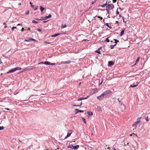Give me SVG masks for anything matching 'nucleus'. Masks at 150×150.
<instances>
[{
  "label": "nucleus",
  "mask_w": 150,
  "mask_h": 150,
  "mask_svg": "<svg viewBox=\"0 0 150 150\" xmlns=\"http://www.w3.org/2000/svg\"><path fill=\"white\" fill-rule=\"evenodd\" d=\"M31 6L32 7H33L34 6V5H32Z\"/></svg>",
  "instance_id": "63"
},
{
  "label": "nucleus",
  "mask_w": 150,
  "mask_h": 150,
  "mask_svg": "<svg viewBox=\"0 0 150 150\" xmlns=\"http://www.w3.org/2000/svg\"><path fill=\"white\" fill-rule=\"evenodd\" d=\"M45 64L46 65H50V62L48 61H45L44 62H41L39 63L38 64Z\"/></svg>",
  "instance_id": "7"
},
{
  "label": "nucleus",
  "mask_w": 150,
  "mask_h": 150,
  "mask_svg": "<svg viewBox=\"0 0 150 150\" xmlns=\"http://www.w3.org/2000/svg\"><path fill=\"white\" fill-rule=\"evenodd\" d=\"M89 96H87V97H82L81 98L82 99V100H84V99H87L88 98H89Z\"/></svg>",
  "instance_id": "21"
},
{
  "label": "nucleus",
  "mask_w": 150,
  "mask_h": 150,
  "mask_svg": "<svg viewBox=\"0 0 150 150\" xmlns=\"http://www.w3.org/2000/svg\"><path fill=\"white\" fill-rule=\"evenodd\" d=\"M112 149L113 150H116L115 149L114 147Z\"/></svg>",
  "instance_id": "60"
},
{
  "label": "nucleus",
  "mask_w": 150,
  "mask_h": 150,
  "mask_svg": "<svg viewBox=\"0 0 150 150\" xmlns=\"http://www.w3.org/2000/svg\"><path fill=\"white\" fill-rule=\"evenodd\" d=\"M71 61L70 60H69L67 61L63 62L64 64H70L71 63Z\"/></svg>",
  "instance_id": "12"
},
{
  "label": "nucleus",
  "mask_w": 150,
  "mask_h": 150,
  "mask_svg": "<svg viewBox=\"0 0 150 150\" xmlns=\"http://www.w3.org/2000/svg\"><path fill=\"white\" fill-rule=\"evenodd\" d=\"M32 22L33 23H38V22L36 21L35 20H33L32 21Z\"/></svg>",
  "instance_id": "23"
},
{
  "label": "nucleus",
  "mask_w": 150,
  "mask_h": 150,
  "mask_svg": "<svg viewBox=\"0 0 150 150\" xmlns=\"http://www.w3.org/2000/svg\"><path fill=\"white\" fill-rule=\"evenodd\" d=\"M114 40L115 41V43L117 44V42H119V40H117L116 39H114Z\"/></svg>",
  "instance_id": "24"
},
{
  "label": "nucleus",
  "mask_w": 150,
  "mask_h": 150,
  "mask_svg": "<svg viewBox=\"0 0 150 150\" xmlns=\"http://www.w3.org/2000/svg\"><path fill=\"white\" fill-rule=\"evenodd\" d=\"M95 2V1H93L92 2V4H94Z\"/></svg>",
  "instance_id": "58"
},
{
  "label": "nucleus",
  "mask_w": 150,
  "mask_h": 150,
  "mask_svg": "<svg viewBox=\"0 0 150 150\" xmlns=\"http://www.w3.org/2000/svg\"><path fill=\"white\" fill-rule=\"evenodd\" d=\"M31 41H35H35H36V40H35V39H33V38H31Z\"/></svg>",
  "instance_id": "40"
},
{
  "label": "nucleus",
  "mask_w": 150,
  "mask_h": 150,
  "mask_svg": "<svg viewBox=\"0 0 150 150\" xmlns=\"http://www.w3.org/2000/svg\"><path fill=\"white\" fill-rule=\"evenodd\" d=\"M4 127L3 126H0V130H3L4 129Z\"/></svg>",
  "instance_id": "29"
},
{
  "label": "nucleus",
  "mask_w": 150,
  "mask_h": 150,
  "mask_svg": "<svg viewBox=\"0 0 150 150\" xmlns=\"http://www.w3.org/2000/svg\"><path fill=\"white\" fill-rule=\"evenodd\" d=\"M79 110V109H76L75 110H76V112H75V113L76 114L78 112H79V111H78V110Z\"/></svg>",
  "instance_id": "37"
},
{
  "label": "nucleus",
  "mask_w": 150,
  "mask_h": 150,
  "mask_svg": "<svg viewBox=\"0 0 150 150\" xmlns=\"http://www.w3.org/2000/svg\"><path fill=\"white\" fill-rule=\"evenodd\" d=\"M45 43H47L48 44H50V42H47V41H45Z\"/></svg>",
  "instance_id": "42"
},
{
  "label": "nucleus",
  "mask_w": 150,
  "mask_h": 150,
  "mask_svg": "<svg viewBox=\"0 0 150 150\" xmlns=\"http://www.w3.org/2000/svg\"><path fill=\"white\" fill-rule=\"evenodd\" d=\"M79 147V146L77 145L75 146H73V148L74 150H76L78 149Z\"/></svg>",
  "instance_id": "11"
},
{
  "label": "nucleus",
  "mask_w": 150,
  "mask_h": 150,
  "mask_svg": "<svg viewBox=\"0 0 150 150\" xmlns=\"http://www.w3.org/2000/svg\"><path fill=\"white\" fill-rule=\"evenodd\" d=\"M110 47L111 49H112L114 48V46L113 45H110Z\"/></svg>",
  "instance_id": "34"
},
{
  "label": "nucleus",
  "mask_w": 150,
  "mask_h": 150,
  "mask_svg": "<svg viewBox=\"0 0 150 150\" xmlns=\"http://www.w3.org/2000/svg\"><path fill=\"white\" fill-rule=\"evenodd\" d=\"M148 117V116L145 117V119L147 121H149Z\"/></svg>",
  "instance_id": "27"
},
{
  "label": "nucleus",
  "mask_w": 150,
  "mask_h": 150,
  "mask_svg": "<svg viewBox=\"0 0 150 150\" xmlns=\"http://www.w3.org/2000/svg\"><path fill=\"white\" fill-rule=\"evenodd\" d=\"M57 64L59 65H61L62 64H64V62H61L60 63H59V62H58L57 63Z\"/></svg>",
  "instance_id": "25"
},
{
  "label": "nucleus",
  "mask_w": 150,
  "mask_h": 150,
  "mask_svg": "<svg viewBox=\"0 0 150 150\" xmlns=\"http://www.w3.org/2000/svg\"><path fill=\"white\" fill-rule=\"evenodd\" d=\"M137 86H138L137 84V85H133V86H132V85H131L130 86V87H137Z\"/></svg>",
  "instance_id": "22"
},
{
  "label": "nucleus",
  "mask_w": 150,
  "mask_h": 150,
  "mask_svg": "<svg viewBox=\"0 0 150 150\" xmlns=\"http://www.w3.org/2000/svg\"><path fill=\"white\" fill-rule=\"evenodd\" d=\"M122 18L123 19V21L124 22H125V20H124V17H122Z\"/></svg>",
  "instance_id": "56"
},
{
  "label": "nucleus",
  "mask_w": 150,
  "mask_h": 150,
  "mask_svg": "<svg viewBox=\"0 0 150 150\" xmlns=\"http://www.w3.org/2000/svg\"><path fill=\"white\" fill-rule=\"evenodd\" d=\"M139 120L138 121H137L136 122H134V124L133 125V127L135 128L137 127V125L138 123L139 122Z\"/></svg>",
  "instance_id": "8"
},
{
  "label": "nucleus",
  "mask_w": 150,
  "mask_h": 150,
  "mask_svg": "<svg viewBox=\"0 0 150 150\" xmlns=\"http://www.w3.org/2000/svg\"><path fill=\"white\" fill-rule=\"evenodd\" d=\"M116 23H119L118 21H116Z\"/></svg>",
  "instance_id": "64"
},
{
  "label": "nucleus",
  "mask_w": 150,
  "mask_h": 150,
  "mask_svg": "<svg viewBox=\"0 0 150 150\" xmlns=\"http://www.w3.org/2000/svg\"><path fill=\"white\" fill-rule=\"evenodd\" d=\"M20 1V0H19ZM22 2V0H20V1L18 3V5H21V3Z\"/></svg>",
  "instance_id": "31"
},
{
  "label": "nucleus",
  "mask_w": 150,
  "mask_h": 150,
  "mask_svg": "<svg viewBox=\"0 0 150 150\" xmlns=\"http://www.w3.org/2000/svg\"><path fill=\"white\" fill-rule=\"evenodd\" d=\"M101 49V47L99 48L98 50H96L95 51V52L96 53H98L99 54H100L101 53L100 51L99 50Z\"/></svg>",
  "instance_id": "13"
},
{
  "label": "nucleus",
  "mask_w": 150,
  "mask_h": 150,
  "mask_svg": "<svg viewBox=\"0 0 150 150\" xmlns=\"http://www.w3.org/2000/svg\"><path fill=\"white\" fill-rule=\"evenodd\" d=\"M67 132L68 133L67 135L65 137L64 139H66L67 138H68V137H69L70 136L71 134L72 133V131L71 130H68Z\"/></svg>",
  "instance_id": "5"
},
{
  "label": "nucleus",
  "mask_w": 150,
  "mask_h": 150,
  "mask_svg": "<svg viewBox=\"0 0 150 150\" xmlns=\"http://www.w3.org/2000/svg\"><path fill=\"white\" fill-rule=\"evenodd\" d=\"M114 62L111 61H110L108 62V66H111L114 64Z\"/></svg>",
  "instance_id": "9"
},
{
  "label": "nucleus",
  "mask_w": 150,
  "mask_h": 150,
  "mask_svg": "<svg viewBox=\"0 0 150 150\" xmlns=\"http://www.w3.org/2000/svg\"><path fill=\"white\" fill-rule=\"evenodd\" d=\"M116 44H117L115 43V44L114 45H113L114 46V47H115V46H116Z\"/></svg>",
  "instance_id": "62"
},
{
  "label": "nucleus",
  "mask_w": 150,
  "mask_h": 150,
  "mask_svg": "<svg viewBox=\"0 0 150 150\" xmlns=\"http://www.w3.org/2000/svg\"><path fill=\"white\" fill-rule=\"evenodd\" d=\"M116 0H112V1L113 3H115L116 2Z\"/></svg>",
  "instance_id": "52"
},
{
  "label": "nucleus",
  "mask_w": 150,
  "mask_h": 150,
  "mask_svg": "<svg viewBox=\"0 0 150 150\" xmlns=\"http://www.w3.org/2000/svg\"><path fill=\"white\" fill-rule=\"evenodd\" d=\"M21 25V26H22V23H19L17 25Z\"/></svg>",
  "instance_id": "47"
},
{
  "label": "nucleus",
  "mask_w": 150,
  "mask_h": 150,
  "mask_svg": "<svg viewBox=\"0 0 150 150\" xmlns=\"http://www.w3.org/2000/svg\"><path fill=\"white\" fill-rule=\"evenodd\" d=\"M52 16L51 14H50L48 16H46L44 17V18L43 19L46 20L48 18H50Z\"/></svg>",
  "instance_id": "10"
},
{
  "label": "nucleus",
  "mask_w": 150,
  "mask_h": 150,
  "mask_svg": "<svg viewBox=\"0 0 150 150\" xmlns=\"http://www.w3.org/2000/svg\"><path fill=\"white\" fill-rule=\"evenodd\" d=\"M31 38H29L28 40H25V41L28 42H30L31 41Z\"/></svg>",
  "instance_id": "20"
},
{
  "label": "nucleus",
  "mask_w": 150,
  "mask_h": 150,
  "mask_svg": "<svg viewBox=\"0 0 150 150\" xmlns=\"http://www.w3.org/2000/svg\"><path fill=\"white\" fill-rule=\"evenodd\" d=\"M106 10L107 11V13L108 14H109V10L108 9H106Z\"/></svg>",
  "instance_id": "39"
},
{
  "label": "nucleus",
  "mask_w": 150,
  "mask_h": 150,
  "mask_svg": "<svg viewBox=\"0 0 150 150\" xmlns=\"http://www.w3.org/2000/svg\"><path fill=\"white\" fill-rule=\"evenodd\" d=\"M5 109L7 110H9V109L8 108H6Z\"/></svg>",
  "instance_id": "61"
},
{
  "label": "nucleus",
  "mask_w": 150,
  "mask_h": 150,
  "mask_svg": "<svg viewBox=\"0 0 150 150\" xmlns=\"http://www.w3.org/2000/svg\"><path fill=\"white\" fill-rule=\"evenodd\" d=\"M40 10L41 11V12H42L43 11V10H44L45 8H43V7H42V6H40Z\"/></svg>",
  "instance_id": "16"
},
{
  "label": "nucleus",
  "mask_w": 150,
  "mask_h": 150,
  "mask_svg": "<svg viewBox=\"0 0 150 150\" xmlns=\"http://www.w3.org/2000/svg\"><path fill=\"white\" fill-rule=\"evenodd\" d=\"M112 91L110 90H108L103 92V93L105 98H108L111 95Z\"/></svg>",
  "instance_id": "1"
},
{
  "label": "nucleus",
  "mask_w": 150,
  "mask_h": 150,
  "mask_svg": "<svg viewBox=\"0 0 150 150\" xmlns=\"http://www.w3.org/2000/svg\"><path fill=\"white\" fill-rule=\"evenodd\" d=\"M105 25H106V26H108V27H109V25H108V23H106L105 24Z\"/></svg>",
  "instance_id": "45"
},
{
  "label": "nucleus",
  "mask_w": 150,
  "mask_h": 150,
  "mask_svg": "<svg viewBox=\"0 0 150 150\" xmlns=\"http://www.w3.org/2000/svg\"><path fill=\"white\" fill-rule=\"evenodd\" d=\"M44 17H41L40 18V20H45V19H44Z\"/></svg>",
  "instance_id": "38"
},
{
  "label": "nucleus",
  "mask_w": 150,
  "mask_h": 150,
  "mask_svg": "<svg viewBox=\"0 0 150 150\" xmlns=\"http://www.w3.org/2000/svg\"><path fill=\"white\" fill-rule=\"evenodd\" d=\"M105 41L108 42H110V40L108 39V38H107L106 39Z\"/></svg>",
  "instance_id": "33"
},
{
  "label": "nucleus",
  "mask_w": 150,
  "mask_h": 150,
  "mask_svg": "<svg viewBox=\"0 0 150 150\" xmlns=\"http://www.w3.org/2000/svg\"><path fill=\"white\" fill-rule=\"evenodd\" d=\"M98 18H100L101 19H103V18L102 17H100V16H98Z\"/></svg>",
  "instance_id": "55"
},
{
  "label": "nucleus",
  "mask_w": 150,
  "mask_h": 150,
  "mask_svg": "<svg viewBox=\"0 0 150 150\" xmlns=\"http://www.w3.org/2000/svg\"><path fill=\"white\" fill-rule=\"evenodd\" d=\"M29 11H27L25 12V14L26 15H28L29 13Z\"/></svg>",
  "instance_id": "36"
},
{
  "label": "nucleus",
  "mask_w": 150,
  "mask_h": 150,
  "mask_svg": "<svg viewBox=\"0 0 150 150\" xmlns=\"http://www.w3.org/2000/svg\"><path fill=\"white\" fill-rule=\"evenodd\" d=\"M66 26H67L66 25V24H65L63 25H62V26L61 27L62 28H66Z\"/></svg>",
  "instance_id": "28"
},
{
  "label": "nucleus",
  "mask_w": 150,
  "mask_h": 150,
  "mask_svg": "<svg viewBox=\"0 0 150 150\" xmlns=\"http://www.w3.org/2000/svg\"><path fill=\"white\" fill-rule=\"evenodd\" d=\"M38 6L36 7H35V9H34V10H35V11H36V10H37V9H38Z\"/></svg>",
  "instance_id": "48"
},
{
  "label": "nucleus",
  "mask_w": 150,
  "mask_h": 150,
  "mask_svg": "<svg viewBox=\"0 0 150 150\" xmlns=\"http://www.w3.org/2000/svg\"><path fill=\"white\" fill-rule=\"evenodd\" d=\"M47 21H43V23H46Z\"/></svg>",
  "instance_id": "54"
},
{
  "label": "nucleus",
  "mask_w": 150,
  "mask_h": 150,
  "mask_svg": "<svg viewBox=\"0 0 150 150\" xmlns=\"http://www.w3.org/2000/svg\"><path fill=\"white\" fill-rule=\"evenodd\" d=\"M125 29L122 30L121 32L120 33V36H122L124 34Z\"/></svg>",
  "instance_id": "14"
},
{
  "label": "nucleus",
  "mask_w": 150,
  "mask_h": 150,
  "mask_svg": "<svg viewBox=\"0 0 150 150\" xmlns=\"http://www.w3.org/2000/svg\"><path fill=\"white\" fill-rule=\"evenodd\" d=\"M119 103L121 105H122L124 106V105L123 104H122V102L121 101H119Z\"/></svg>",
  "instance_id": "26"
},
{
  "label": "nucleus",
  "mask_w": 150,
  "mask_h": 150,
  "mask_svg": "<svg viewBox=\"0 0 150 150\" xmlns=\"http://www.w3.org/2000/svg\"><path fill=\"white\" fill-rule=\"evenodd\" d=\"M106 5V4H104L101 5V6L103 8V7H105Z\"/></svg>",
  "instance_id": "32"
},
{
  "label": "nucleus",
  "mask_w": 150,
  "mask_h": 150,
  "mask_svg": "<svg viewBox=\"0 0 150 150\" xmlns=\"http://www.w3.org/2000/svg\"><path fill=\"white\" fill-rule=\"evenodd\" d=\"M37 30L40 32H41V30L40 28H37Z\"/></svg>",
  "instance_id": "35"
},
{
  "label": "nucleus",
  "mask_w": 150,
  "mask_h": 150,
  "mask_svg": "<svg viewBox=\"0 0 150 150\" xmlns=\"http://www.w3.org/2000/svg\"><path fill=\"white\" fill-rule=\"evenodd\" d=\"M17 28L16 27L13 26L11 30L12 31H13L14 29V28Z\"/></svg>",
  "instance_id": "30"
},
{
  "label": "nucleus",
  "mask_w": 150,
  "mask_h": 150,
  "mask_svg": "<svg viewBox=\"0 0 150 150\" xmlns=\"http://www.w3.org/2000/svg\"><path fill=\"white\" fill-rule=\"evenodd\" d=\"M35 20H37V21L40 20V19H39L38 18H35Z\"/></svg>",
  "instance_id": "50"
},
{
  "label": "nucleus",
  "mask_w": 150,
  "mask_h": 150,
  "mask_svg": "<svg viewBox=\"0 0 150 150\" xmlns=\"http://www.w3.org/2000/svg\"><path fill=\"white\" fill-rule=\"evenodd\" d=\"M87 114L90 115H93V113L92 112H87Z\"/></svg>",
  "instance_id": "19"
},
{
  "label": "nucleus",
  "mask_w": 150,
  "mask_h": 150,
  "mask_svg": "<svg viewBox=\"0 0 150 150\" xmlns=\"http://www.w3.org/2000/svg\"><path fill=\"white\" fill-rule=\"evenodd\" d=\"M24 28H22V29H21V31L22 32L24 30Z\"/></svg>",
  "instance_id": "53"
},
{
  "label": "nucleus",
  "mask_w": 150,
  "mask_h": 150,
  "mask_svg": "<svg viewBox=\"0 0 150 150\" xmlns=\"http://www.w3.org/2000/svg\"><path fill=\"white\" fill-rule=\"evenodd\" d=\"M116 13L117 14H118L119 13V12L118 11H117L116 12Z\"/></svg>",
  "instance_id": "49"
},
{
  "label": "nucleus",
  "mask_w": 150,
  "mask_h": 150,
  "mask_svg": "<svg viewBox=\"0 0 150 150\" xmlns=\"http://www.w3.org/2000/svg\"><path fill=\"white\" fill-rule=\"evenodd\" d=\"M28 70V69L27 68L25 69L23 71H27Z\"/></svg>",
  "instance_id": "43"
},
{
  "label": "nucleus",
  "mask_w": 150,
  "mask_h": 150,
  "mask_svg": "<svg viewBox=\"0 0 150 150\" xmlns=\"http://www.w3.org/2000/svg\"><path fill=\"white\" fill-rule=\"evenodd\" d=\"M82 119L83 120V121L84 122V123H86L85 119L84 118H82Z\"/></svg>",
  "instance_id": "44"
},
{
  "label": "nucleus",
  "mask_w": 150,
  "mask_h": 150,
  "mask_svg": "<svg viewBox=\"0 0 150 150\" xmlns=\"http://www.w3.org/2000/svg\"><path fill=\"white\" fill-rule=\"evenodd\" d=\"M78 110L79 112H84V111L82 110Z\"/></svg>",
  "instance_id": "41"
},
{
  "label": "nucleus",
  "mask_w": 150,
  "mask_h": 150,
  "mask_svg": "<svg viewBox=\"0 0 150 150\" xmlns=\"http://www.w3.org/2000/svg\"><path fill=\"white\" fill-rule=\"evenodd\" d=\"M105 98L104 96L103 93H102L100 95L97 97V98L99 100H102L104 98Z\"/></svg>",
  "instance_id": "3"
},
{
  "label": "nucleus",
  "mask_w": 150,
  "mask_h": 150,
  "mask_svg": "<svg viewBox=\"0 0 150 150\" xmlns=\"http://www.w3.org/2000/svg\"><path fill=\"white\" fill-rule=\"evenodd\" d=\"M21 69V67H16L12 69L11 70H10L8 72H7V74L10 73H13L17 70H20Z\"/></svg>",
  "instance_id": "2"
},
{
  "label": "nucleus",
  "mask_w": 150,
  "mask_h": 150,
  "mask_svg": "<svg viewBox=\"0 0 150 150\" xmlns=\"http://www.w3.org/2000/svg\"><path fill=\"white\" fill-rule=\"evenodd\" d=\"M73 146L72 144L69 145V146L67 147V148H73Z\"/></svg>",
  "instance_id": "17"
},
{
  "label": "nucleus",
  "mask_w": 150,
  "mask_h": 150,
  "mask_svg": "<svg viewBox=\"0 0 150 150\" xmlns=\"http://www.w3.org/2000/svg\"><path fill=\"white\" fill-rule=\"evenodd\" d=\"M103 81L102 80L101 82L99 83V85H101Z\"/></svg>",
  "instance_id": "57"
},
{
  "label": "nucleus",
  "mask_w": 150,
  "mask_h": 150,
  "mask_svg": "<svg viewBox=\"0 0 150 150\" xmlns=\"http://www.w3.org/2000/svg\"><path fill=\"white\" fill-rule=\"evenodd\" d=\"M114 6L112 4H109L106 7L109 9H112L114 8Z\"/></svg>",
  "instance_id": "6"
},
{
  "label": "nucleus",
  "mask_w": 150,
  "mask_h": 150,
  "mask_svg": "<svg viewBox=\"0 0 150 150\" xmlns=\"http://www.w3.org/2000/svg\"><path fill=\"white\" fill-rule=\"evenodd\" d=\"M139 59H140L139 57H138L137 58V59L136 60L135 63L134 65L136 64V63L139 61Z\"/></svg>",
  "instance_id": "18"
},
{
  "label": "nucleus",
  "mask_w": 150,
  "mask_h": 150,
  "mask_svg": "<svg viewBox=\"0 0 150 150\" xmlns=\"http://www.w3.org/2000/svg\"><path fill=\"white\" fill-rule=\"evenodd\" d=\"M98 90L97 88H93L92 89L90 93V95H92L97 92H98Z\"/></svg>",
  "instance_id": "4"
},
{
  "label": "nucleus",
  "mask_w": 150,
  "mask_h": 150,
  "mask_svg": "<svg viewBox=\"0 0 150 150\" xmlns=\"http://www.w3.org/2000/svg\"><path fill=\"white\" fill-rule=\"evenodd\" d=\"M108 27L110 29H111L112 28L111 26H109V27Z\"/></svg>",
  "instance_id": "59"
},
{
  "label": "nucleus",
  "mask_w": 150,
  "mask_h": 150,
  "mask_svg": "<svg viewBox=\"0 0 150 150\" xmlns=\"http://www.w3.org/2000/svg\"><path fill=\"white\" fill-rule=\"evenodd\" d=\"M55 63H50V65H55Z\"/></svg>",
  "instance_id": "51"
},
{
  "label": "nucleus",
  "mask_w": 150,
  "mask_h": 150,
  "mask_svg": "<svg viewBox=\"0 0 150 150\" xmlns=\"http://www.w3.org/2000/svg\"><path fill=\"white\" fill-rule=\"evenodd\" d=\"M82 100V99L81 98H79L78 100V101H80V100Z\"/></svg>",
  "instance_id": "46"
},
{
  "label": "nucleus",
  "mask_w": 150,
  "mask_h": 150,
  "mask_svg": "<svg viewBox=\"0 0 150 150\" xmlns=\"http://www.w3.org/2000/svg\"><path fill=\"white\" fill-rule=\"evenodd\" d=\"M60 34V33L56 34L52 36V37H55Z\"/></svg>",
  "instance_id": "15"
}]
</instances>
